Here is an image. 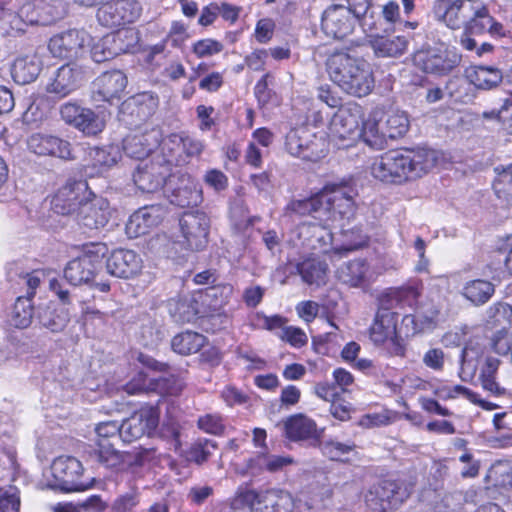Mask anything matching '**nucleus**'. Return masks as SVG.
I'll list each match as a JSON object with an SVG mask.
<instances>
[{
	"mask_svg": "<svg viewBox=\"0 0 512 512\" xmlns=\"http://www.w3.org/2000/svg\"><path fill=\"white\" fill-rule=\"evenodd\" d=\"M485 344L481 337L471 338L465 345L461 353L460 377L466 380L472 377L477 369L480 358L484 355Z\"/></svg>",
	"mask_w": 512,
	"mask_h": 512,
	"instance_id": "obj_30",
	"label": "nucleus"
},
{
	"mask_svg": "<svg viewBox=\"0 0 512 512\" xmlns=\"http://www.w3.org/2000/svg\"><path fill=\"white\" fill-rule=\"evenodd\" d=\"M84 69L77 64H65L58 68L46 85V91L59 98L66 97L80 87Z\"/></svg>",
	"mask_w": 512,
	"mask_h": 512,
	"instance_id": "obj_17",
	"label": "nucleus"
},
{
	"mask_svg": "<svg viewBox=\"0 0 512 512\" xmlns=\"http://www.w3.org/2000/svg\"><path fill=\"white\" fill-rule=\"evenodd\" d=\"M500 361L494 357H487L481 368L480 380L484 390L495 396L506 395L507 390L501 387L495 380Z\"/></svg>",
	"mask_w": 512,
	"mask_h": 512,
	"instance_id": "obj_42",
	"label": "nucleus"
},
{
	"mask_svg": "<svg viewBox=\"0 0 512 512\" xmlns=\"http://www.w3.org/2000/svg\"><path fill=\"white\" fill-rule=\"evenodd\" d=\"M158 422V414L154 409H143L120 424V438L123 442L131 443L144 435H150Z\"/></svg>",
	"mask_w": 512,
	"mask_h": 512,
	"instance_id": "obj_18",
	"label": "nucleus"
},
{
	"mask_svg": "<svg viewBox=\"0 0 512 512\" xmlns=\"http://www.w3.org/2000/svg\"><path fill=\"white\" fill-rule=\"evenodd\" d=\"M82 463L71 456H60L51 465V473L54 478L53 488L64 492L84 491L93 485V481H83Z\"/></svg>",
	"mask_w": 512,
	"mask_h": 512,
	"instance_id": "obj_11",
	"label": "nucleus"
},
{
	"mask_svg": "<svg viewBox=\"0 0 512 512\" xmlns=\"http://www.w3.org/2000/svg\"><path fill=\"white\" fill-rule=\"evenodd\" d=\"M107 272L118 278H131L142 269V259L132 250H114L106 259Z\"/></svg>",
	"mask_w": 512,
	"mask_h": 512,
	"instance_id": "obj_22",
	"label": "nucleus"
},
{
	"mask_svg": "<svg viewBox=\"0 0 512 512\" xmlns=\"http://www.w3.org/2000/svg\"><path fill=\"white\" fill-rule=\"evenodd\" d=\"M101 266V260L97 255L83 254L69 261L64 269L65 279L72 285L90 283Z\"/></svg>",
	"mask_w": 512,
	"mask_h": 512,
	"instance_id": "obj_21",
	"label": "nucleus"
},
{
	"mask_svg": "<svg viewBox=\"0 0 512 512\" xmlns=\"http://www.w3.org/2000/svg\"><path fill=\"white\" fill-rule=\"evenodd\" d=\"M409 129V119L405 112L395 110L387 113L385 131L390 139L403 136Z\"/></svg>",
	"mask_w": 512,
	"mask_h": 512,
	"instance_id": "obj_46",
	"label": "nucleus"
},
{
	"mask_svg": "<svg viewBox=\"0 0 512 512\" xmlns=\"http://www.w3.org/2000/svg\"><path fill=\"white\" fill-rule=\"evenodd\" d=\"M27 146L32 153L39 156H53L65 160L72 157L70 143L53 135L32 134L27 140Z\"/></svg>",
	"mask_w": 512,
	"mask_h": 512,
	"instance_id": "obj_20",
	"label": "nucleus"
},
{
	"mask_svg": "<svg viewBox=\"0 0 512 512\" xmlns=\"http://www.w3.org/2000/svg\"><path fill=\"white\" fill-rule=\"evenodd\" d=\"M326 65L331 80L345 93L361 98L373 90V71L365 59L342 51L334 52Z\"/></svg>",
	"mask_w": 512,
	"mask_h": 512,
	"instance_id": "obj_3",
	"label": "nucleus"
},
{
	"mask_svg": "<svg viewBox=\"0 0 512 512\" xmlns=\"http://www.w3.org/2000/svg\"><path fill=\"white\" fill-rule=\"evenodd\" d=\"M413 61L416 67L427 74L445 76L450 74L461 62V55L444 44L417 51Z\"/></svg>",
	"mask_w": 512,
	"mask_h": 512,
	"instance_id": "obj_8",
	"label": "nucleus"
},
{
	"mask_svg": "<svg viewBox=\"0 0 512 512\" xmlns=\"http://www.w3.org/2000/svg\"><path fill=\"white\" fill-rule=\"evenodd\" d=\"M285 147L292 156L307 161H318L327 152L326 140L306 126L290 130L286 135Z\"/></svg>",
	"mask_w": 512,
	"mask_h": 512,
	"instance_id": "obj_9",
	"label": "nucleus"
},
{
	"mask_svg": "<svg viewBox=\"0 0 512 512\" xmlns=\"http://www.w3.org/2000/svg\"><path fill=\"white\" fill-rule=\"evenodd\" d=\"M486 323L491 328H497L500 334L508 331L512 323V306L507 303H495L486 312Z\"/></svg>",
	"mask_w": 512,
	"mask_h": 512,
	"instance_id": "obj_41",
	"label": "nucleus"
},
{
	"mask_svg": "<svg viewBox=\"0 0 512 512\" xmlns=\"http://www.w3.org/2000/svg\"><path fill=\"white\" fill-rule=\"evenodd\" d=\"M432 12L448 28L474 33L478 18H486V5L482 0H435Z\"/></svg>",
	"mask_w": 512,
	"mask_h": 512,
	"instance_id": "obj_5",
	"label": "nucleus"
},
{
	"mask_svg": "<svg viewBox=\"0 0 512 512\" xmlns=\"http://www.w3.org/2000/svg\"><path fill=\"white\" fill-rule=\"evenodd\" d=\"M141 12L142 7L136 0H116L101 6L97 19L102 26L114 28L135 22Z\"/></svg>",
	"mask_w": 512,
	"mask_h": 512,
	"instance_id": "obj_14",
	"label": "nucleus"
},
{
	"mask_svg": "<svg viewBox=\"0 0 512 512\" xmlns=\"http://www.w3.org/2000/svg\"><path fill=\"white\" fill-rule=\"evenodd\" d=\"M33 319V306L29 297L17 298L10 316L11 325L19 329L30 326Z\"/></svg>",
	"mask_w": 512,
	"mask_h": 512,
	"instance_id": "obj_44",
	"label": "nucleus"
},
{
	"mask_svg": "<svg viewBox=\"0 0 512 512\" xmlns=\"http://www.w3.org/2000/svg\"><path fill=\"white\" fill-rule=\"evenodd\" d=\"M164 210L159 205H150L139 208L136 212H134L129 219L130 224H144L151 222L159 223L163 221L162 215Z\"/></svg>",
	"mask_w": 512,
	"mask_h": 512,
	"instance_id": "obj_53",
	"label": "nucleus"
},
{
	"mask_svg": "<svg viewBox=\"0 0 512 512\" xmlns=\"http://www.w3.org/2000/svg\"><path fill=\"white\" fill-rule=\"evenodd\" d=\"M495 292L494 285L487 280L476 279L467 282L463 287V296L474 305H483Z\"/></svg>",
	"mask_w": 512,
	"mask_h": 512,
	"instance_id": "obj_40",
	"label": "nucleus"
},
{
	"mask_svg": "<svg viewBox=\"0 0 512 512\" xmlns=\"http://www.w3.org/2000/svg\"><path fill=\"white\" fill-rule=\"evenodd\" d=\"M120 159V151L116 146L92 148L89 151V163L84 166V173L94 177L107 171Z\"/></svg>",
	"mask_w": 512,
	"mask_h": 512,
	"instance_id": "obj_26",
	"label": "nucleus"
},
{
	"mask_svg": "<svg viewBox=\"0 0 512 512\" xmlns=\"http://www.w3.org/2000/svg\"><path fill=\"white\" fill-rule=\"evenodd\" d=\"M376 23L375 31H366L370 37L369 43L374 53L378 57H396L402 55L408 46V41L404 36H395L388 38L382 34V22Z\"/></svg>",
	"mask_w": 512,
	"mask_h": 512,
	"instance_id": "obj_23",
	"label": "nucleus"
},
{
	"mask_svg": "<svg viewBox=\"0 0 512 512\" xmlns=\"http://www.w3.org/2000/svg\"><path fill=\"white\" fill-rule=\"evenodd\" d=\"M170 312L177 322H191L198 314L197 303L192 298H178L171 301Z\"/></svg>",
	"mask_w": 512,
	"mask_h": 512,
	"instance_id": "obj_45",
	"label": "nucleus"
},
{
	"mask_svg": "<svg viewBox=\"0 0 512 512\" xmlns=\"http://www.w3.org/2000/svg\"><path fill=\"white\" fill-rule=\"evenodd\" d=\"M320 450L324 456L332 461H345L347 455L355 449V444L351 442L343 443L337 440H325L319 443Z\"/></svg>",
	"mask_w": 512,
	"mask_h": 512,
	"instance_id": "obj_47",
	"label": "nucleus"
},
{
	"mask_svg": "<svg viewBox=\"0 0 512 512\" xmlns=\"http://www.w3.org/2000/svg\"><path fill=\"white\" fill-rule=\"evenodd\" d=\"M159 144V132L151 130L142 134L129 135L124 139V152L131 158H146Z\"/></svg>",
	"mask_w": 512,
	"mask_h": 512,
	"instance_id": "obj_27",
	"label": "nucleus"
},
{
	"mask_svg": "<svg viewBox=\"0 0 512 512\" xmlns=\"http://www.w3.org/2000/svg\"><path fill=\"white\" fill-rule=\"evenodd\" d=\"M493 187L498 199L512 204V164L498 172Z\"/></svg>",
	"mask_w": 512,
	"mask_h": 512,
	"instance_id": "obj_48",
	"label": "nucleus"
},
{
	"mask_svg": "<svg viewBox=\"0 0 512 512\" xmlns=\"http://www.w3.org/2000/svg\"><path fill=\"white\" fill-rule=\"evenodd\" d=\"M127 77L120 70L106 71L96 78L93 83L94 101L112 102L119 100L127 86Z\"/></svg>",
	"mask_w": 512,
	"mask_h": 512,
	"instance_id": "obj_19",
	"label": "nucleus"
},
{
	"mask_svg": "<svg viewBox=\"0 0 512 512\" xmlns=\"http://www.w3.org/2000/svg\"><path fill=\"white\" fill-rule=\"evenodd\" d=\"M91 41L92 38L86 31L70 29L51 37L48 49L54 57L77 59L88 51Z\"/></svg>",
	"mask_w": 512,
	"mask_h": 512,
	"instance_id": "obj_12",
	"label": "nucleus"
},
{
	"mask_svg": "<svg viewBox=\"0 0 512 512\" xmlns=\"http://www.w3.org/2000/svg\"><path fill=\"white\" fill-rule=\"evenodd\" d=\"M181 231V240L178 243L189 250H202L207 244V226H178Z\"/></svg>",
	"mask_w": 512,
	"mask_h": 512,
	"instance_id": "obj_43",
	"label": "nucleus"
},
{
	"mask_svg": "<svg viewBox=\"0 0 512 512\" xmlns=\"http://www.w3.org/2000/svg\"><path fill=\"white\" fill-rule=\"evenodd\" d=\"M293 459L288 456H277V455H258L256 458L250 460L249 468L252 473L254 472V466H259L260 469L264 468L267 471L274 473L281 470L283 467L291 464Z\"/></svg>",
	"mask_w": 512,
	"mask_h": 512,
	"instance_id": "obj_49",
	"label": "nucleus"
},
{
	"mask_svg": "<svg viewBox=\"0 0 512 512\" xmlns=\"http://www.w3.org/2000/svg\"><path fill=\"white\" fill-rule=\"evenodd\" d=\"M175 197L176 204L181 207L197 206L203 199L201 188L193 182L190 185L178 188L175 191Z\"/></svg>",
	"mask_w": 512,
	"mask_h": 512,
	"instance_id": "obj_52",
	"label": "nucleus"
},
{
	"mask_svg": "<svg viewBox=\"0 0 512 512\" xmlns=\"http://www.w3.org/2000/svg\"><path fill=\"white\" fill-rule=\"evenodd\" d=\"M36 23H38V17L31 3L24 4L16 11L0 3V34L2 36H21L28 26Z\"/></svg>",
	"mask_w": 512,
	"mask_h": 512,
	"instance_id": "obj_15",
	"label": "nucleus"
},
{
	"mask_svg": "<svg viewBox=\"0 0 512 512\" xmlns=\"http://www.w3.org/2000/svg\"><path fill=\"white\" fill-rule=\"evenodd\" d=\"M20 497L16 487L0 489V512H19Z\"/></svg>",
	"mask_w": 512,
	"mask_h": 512,
	"instance_id": "obj_60",
	"label": "nucleus"
},
{
	"mask_svg": "<svg viewBox=\"0 0 512 512\" xmlns=\"http://www.w3.org/2000/svg\"><path fill=\"white\" fill-rule=\"evenodd\" d=\"M439 314V310L432 306L427 310H418L415 315H407L404 317V322L412 323V324H420V328H415V331L422 330L425 328H429L432 324L435 323Z\"/></svg>",
	"mask_w": 512,
	"mask_h": 512,
	"instance_id": "obj_58",
	"label": "nucleus"
},
{
	"mask_svg": "<svg viewBox=\"0 0 512 512\" xmlns=\"http://www.w3.org/2000/svg\"><path fill=\"white\" fill-rule=\"evenodd\" d=\"M483 118L498 120L503 129L512 135V94L510 98L504 100L499 110L483 112Z\"/></svg>",
	"mask_w": 512,
	"mask_h": 512,
	"instance_id": "obj_54",
	"label": "nucleus"
},
{
	"mask_svg": "<svg viewBox=\"0 0 512 512\" xmlns=\"http://www.w3.org/2000/svg\"><path fill=\"white\" fill-rule=\"evenodd\" d=\"M383 113L379 110L372 111L368 118L363 122L361 133L359 134L364 143L375 150H382L387 145V134L384 128L379 127Z\"/></svg>",
	"mask_w": 512,
	"mask_h": 512,
	"instance_id": "obj_28",
	"label": "nucleus"
},
{
	"mask_svg": "<svg viewBox=\"0 0 512 512\" xmlns=\"http://www.w3.org/2000/svg\"><path fill=\"white\" fill-rule=\"evenodd\" d=\"M437 159V152L431 149L390 150L372 161L370 174L384 183L401 184L427 173Z\"/></svg>",
	"mask_w": 512,
	"mask_h": 512,
	"instance_id": "obj_1",
	"label": "nucleus"
},
{
	"mask_svg": "<svg viewBox=\"0 0 512 512\" xmlns=\"http://www.w3.org/2000/svg\"><path fill=\"white\" fill-rule=\"evenodd\" d=\"M223 50V44L212 38H205L196 41L192 45V52L197 58L211 57Z\"/></svg>",
	"mask_w": 512,
	"mask_h": 512,
	"instance_id": "obj_59",
	"label": "nucleus"
},
{
	"mask_svg": "<svg viewBox=\"0 0 512 512\" xmlns=\"http://www.w3.org/2000/svg\"><path fill=\"white\" fill-rule=\"evenodd\" d=\"M95 197L84 180L69 179L58 189L51 200V209L58 215H72Z\"/></svg>",
	"mask_w": 512,
	"mask_h": 512,
	"instance_id": "obj_10",
	"label": "nucleus"
},
{
	"mask_svg": "<svg viewBox=\"0 0 512 512\" xmlns=\"http://www.w3.org/2000/svg\"><path fill=\"white\" fill-rule=\"evenodd\" d=\"M37 319L39 323L53 333L64 330L69 322L68 313L62 308H56L52 304L39 307Z\"/></svg>",
	"mask_w": 512,
	"mask_h": 512,
	"instance_id": "obj_37",
	"label": "nucleus"
},
{
	"mask_svg": "<svg viewBox=\"0 0 512 512\" xmlns=\"http://www.w3.org/2000/svg\"><path fill=\"white\" fill-rule=\"evenodd\" d=\"M378 26L379 21L382 22V30L384 34H389L394 32V25L400 21V7L399 4L395 1H390L385 4L382 8V19L375 18Z\"/></svg>",
	"mask_w": 512,
	"mask_h": 512,
	"instance_id": "obj_55",
	"label": "nucleus"
},
{
	"mask_svg": "<svg viewBox=\"0 0 512 512\" xmlns=\"http://www.w3.org/2000/svg\"><path fill=\"white\" fill-rule=\"evenodd\" d=\"M411 494V488L400 480L384 479L372 485L365 494V503L373 512L398 508Z\"/></svg>",
	"mask_w": 512,
	"mask_h": 512,
	"instance_id": "obj_7",
	"label": "nucleus"
},
{
	"mask_svg": "<svg viewBox=\"0 0 512 512\" xmlns=\"http://www.w3.org/2000/svg\"><path fill=\"white\" fill-rule=\"evenodd\" d=\"M247 506L251 512H290L294 502L292 495L280 489L241 490L232 501L233 508Z\"/></svg>",
	"mask_w": 512,
	"mask_h": 512,
	"instance_id": "obj_6",
	"label": "nucleus"
},
{
	"mask_svg": "<svg viewBox=\"0 0 512 512\" xmlns=\"http://www.w3.org/2000/svg\"><path fill=\"white\" fill-rule=\"evenodd\" d=\"M352 192L350 186L329 184L308 199L292 201L288 209L320 221H350L355 211Z\"/></svg>",
	"mask_w": 512,
	"mask_h": 512,
	"instance_id": "obj_2",
	"label": "nucleus"
},
{
	"mask_svg": "<svg viewBox=\"0 0 512 512\" xmlns=\"http://www.w3.org/2000/svg\"><path fill=\"white\" fill-rule=\"evenodd\" d=\"M277 335L283 341L288 342L294 347H302L307 344L308 338L305 332L298 327L286 326L281 331L277 332Z\"/></svg>",
	"mask_w": 512,
	"mask_h": 512,
	"instance_id": "obj_62",
	"label": "nucleus"
},
{
	"mask_svg": "<svg viewBox=\"0 0 512 512\" xmlns=\"http://www.w3.org/2000/svg\"><path fill=\"white\" fill-rule=\"evenodd\" d=\"M139 501L138 491L131 490L118 496L114 500L112 510L115 512H132V510L139 504Z\"/></svg>",
	"mask_w": 512,
	"mask_h": 512,
	"instance_id": "obj_63",
	"label": "nucleus"
},
{
	"mask_svg": "<svg viewBox=\"0 0 512 512\" xmlns=\"http://www.w3.org/2000/svg\"><path fill=\"white\" fill-rule=\"evenodd\" d=\"M206 343V337L198 332L184 331L172 338V349L181 355L197 353Z\"/></svg>",
	"mask_w": 512,
	"mask_h": 512,
	"instance_id": "obj_38",
	"label": "nucleus"
},
{
	"mask_svg": "<svg viewBox=\"0 0 512 512\" xmlns=\"http://www.w3.org/2000/svg\"><path fill=\"white\" fill-rule=\"evenodd\" d=\"M361 118L362 108L356 103L341 107L333 116L330 129L338 147L352 145L359 135L358 129Z\"/></svg>",
	"mask_w": 512,
	"mask_h": 512,
	"instance_id": "obj_13",
	"label": "nucleus"
},
{
	"mask_svg": "<svg viewBox=\"0 0 512 512\" xmlns=\"http://www.w3.org/2000/svg\"><path fill=\"white\" fill-rule=\"evenodd\" d=\"M283 426L285 436L294 442L318 440L321 434L315 421L303 414L288 417Z\"/></svg>",
	"mask_w": 512,
	"mask_h": 512,
	"instance_id": "obj_25",
	"label": "nucleus"
},
{
	"mask_svg": "<svg viewBox=\"0 0 512 512\" xmlns=\"http://www.w3.org/2000/svg\"><path fill=\"white\" fill-rule=\"evenodd\" d=\"M168 175V165L152 162L138 166L133 175V180L136 186L143 192L153 193L163 187Z\"/></svg>",
	"mask_w": 512,
	"mask_h": 512,
	"instance_id": "obj_24",
	"label": "nucleus"
},
{
	"mask_svg": "<svg viewBox=\"0 0 512 512\" xmlns=\"http://www.w3.org/2000/svg\"><path fill=\"white\" fill-rule=\"evenodd\" d=\"M42 70V61L37 54L18 57L11 69L14 81L25 85L36 80Z\"/></svg>",
	"mask_w": 512,
	"mask_h": 512,
	"instance_id": "obj_29",
	"label": "nucleus"
},
{
	"mask_svg": "<svg viewBox=\"0 0 512 512\" xmlns=\"http://www.w3.org/2000/svg\"><path fill=\"white\" fill-rule=\"evenodd\" d=\"M419 297V291L416 287L407 286L383 293L379 297L378 312L391 311L397 306H411Z\"/></svg>",
	"mask_w": 512,
	"mask_h": 512,
	"instance_id": "obj_33",
	"label": "nucleus"
},
{
	"mask_svg": "<svg viewBox=\"0 0 512 512\" xmlns=\"http://www.w3.org/2000/svg\"><path fill=\"white\" fill-rule=\"evenodd\" d=\"M216 449V443L212 440H203L195 443L190 449V458L198 464L208 460L212 450Z\"/></svg>",
	"mask_w": 512,
	"mask_h": 512,
	"instance_id": "obj_64",
	"label": "nucleus"
},
{
	"mask_svg": "<svg viewBox=\"0 0 512 512\" xmlns=\"http://www.w3.org/2000/svg\"><path fill=\"white\" fill-rule=\"evenodd\" d=\"M329 232L332 248L327 254L331 260L340 259L348 253L364 247L368 242V236L363 234L359 226H333Z\"/></svg>",
	"mask_w": 512,
	"mask_h": 512,
	"instance_id": "obj_16",
	"label": "nucleus"
},
{
	"mask_svg": "<svg viewBox=\"0 0 512 512\" xmlns=\"http://www.w3.org/2000/svg\"><path fill=\"white\" fill-rule=\"evenodd\" d=\"M486 18H478L477 24L474 26L475 34H482L488 31L493 36H504V27L501 23L494 20L489 14V10L486 7Z\"/></svg>",
	"mask_w": 512,
	"mask_h": 512,
	"instance_id": "obj_61",
	"label": "nucleus"
},
{
	"mask_svg": "<svg viewBox=\"0 0 512 512\" xmlns=\"http://www.w3.org/2000/svg\"><path fill=\"white\" fill-rule=\"evenodd\" d=\"M190 38L188 26L183 21H173L170 29L164 38L166 42L170 43L172 47L181 48L185 42Z\"/></svg>",
	"mask_w": 512,
	"mask_h": 512,
	"instance_id": "obj_56",
	"label": "nucleus"
},
{
	"mask_svg": "<svg viewBox=\"0 0 512 512\" xmlns=\"http://www.w3.org/2000/svg\"><path fill=\"white\" fill-rule=\"evenodd\" d=\"M123 107L130 109L132 114L136 113L139 119L145 120L157 109L158 97L151 92H143L133 96Z\"/></svg>",
	"mask_w": 512,
	"mask_h": 512,
	"instance_id": "obj_39",
	"label": "nucleus"
},
{
	"mask_svg": "<svg viewBox=\"0 0 512 512\" xmlns=\"http://www.w3.org/2000/svg\"><path fill=\"white\" fill-rule=\"evenodd\" d=\"M467 78L475 87L489 90L502 81L503 74L495 67L475 66L467 71Z\"/></svg>",
	"mask_w": 512,
	"mask_h": 512,
	"instance_id": "obj_36",
	"label": "nucleus"
},
{
	"mask_svg": "<svg viewBox=\"0 0 512 512\" xmlns=\"http://www.w3.org/2000/svg\"><path fill=\"white\" fill-rule=\"evenodd\" d=\"M91 461L96 462L105 468H117L125 461L126 454L114 448L110 442L96 439L95 446L87 451Z\"/></svg>",
	"mask_w": 512,
	"mask_h": 512,
	"instance_id": "obj_31",
	"label": "nucleus"
},
{
	"mask_svg": "<svg viewBox=\"0 0 512 512\" xmlns=\"http://www.w3.org/2000/svg\"><path fill=\"white\" fill-rule=\"evenodd\" d=\"M367 263L362 259H355L342 264L336 270V278L348 287H360L365 283Z\"/></svg>",
	"mask_w": 512,
	"mask_h": 512,
	"instance_id": "obj_34",
	"label": "nucleus"
},
{
	"mask_svg": "<svg viewBox=\"0 0 512 512\" xmlns=\"http://www.w3.org/2000/svg\"><path fill=\"white\" fill-rule=\"evenodd\" d=\"M105 127V120L100 115L86 108L82 117L75 125L79 131L85 135L93 136L100 133Z\"/></svg>",
	"mask_w": 512,
	"mask_h": 512,
	"instance_id": "obj_51",
	"label": "nucleus"
},
{
	"mask_svg": "<svg viewBox=\"0 0 512 512\" xmlns=\"http://www.w3.org/2000/svg\"><path fill=\"white\" fill-rule=\"evenodd\" d=\"M348 6L332 5L322 16V29L327 36L343 39L351 35L356 23L363 32L375 31V13L371 0H347Z\"/></svg>",
	"mask_w": 512,
	"mask_h": 512,
	"instance_id": "obj_4",
	"label": "nucleus"
},
{
	"mask_svg": "<svg viewBox=\"0 0 512 512\" xmlns=\"http://www.w3.org/2000/svg\"><path fill=\"white\" fill-rule=\"evenodd\" d=\"M110 35L114 38V47L121 48L117 55L130 52L138 42L137 32L133 29L122 30Z\"/></svg>",
	"mask_w": 512,
	"mask_h": 512,
	"instance_id": "obj_57",
	"label": "nucleus"
},
{
	"mask_svg": "<svg viewBox=\"0 0 512 512\" xmlns=\"http://www.w3.org/2000/svg\"><path fill=\"white\" fill-rule=\"evenodd\" d=\"M297 271L308 285L321 286L326 283L328 265L317 258H308L298 263Z\"/></svg>",
	"mask_w": 512,
	"mask_h": 512,
	"instance_id": "obj_35",
	"label": "nucleus"
},
{
	"mask_svg": "<svg viewBox=\"0 0 512 512\" xmlns=\"http://www.w3.org/2000/svg\"><path fill=\"white\" fill-rule=\"evenodd\" d=\"M114 38L110 34L102 37L95 42L90 49L93 60L101 63L117 56L121 48L114 47Z\"/></svg>",
	"mask_w": 512,
	"mask_h": 512,
	"instance_id": "obj_50",
	"label": "nucleus"
},
{
	"mask_svg": "<svg viewBox=\"0 0 512 512\" xmlns=\"http://www.w3.org/2000/svg\"><path fill=\"white\" fill-rule=\"evenodd\" d=\"M398 315L392 311L377 312L370 327V339L375 345H383L397 332Z\"/></svg>",
	"mask_w": 512,
	"mask_h": 512,
	"instance_id": "obj_32",
	"label": "nucleus"
}]
</instances>
